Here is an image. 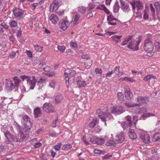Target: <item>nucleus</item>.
<instances>
[{
    "label": "nucleus",
    "instance_id": "nucleus-39",
    "mask_svg": "<svg viewBox=\"0 0 160 160\" xmlns=\"http://www.w3.org/2000/svg\"><path fill=\"white\" fill-rule=\"evenodd\" d=\"M122 37V36H118L117 35H115L111 37L112 40L116 42H118L120 38Z\"/></svg>",
    "mask_w": 160,
    "mask_h": 160
},
{
    "label": "nucleus",
    "instance_id": "nucleus-13",
    "mask_svg": "<svg viewBox=\"0 0 160 160\" xmlns=\"http://www.w3.org/2000/svg\"><path fill=\"white\" fill-rule=\"evenodd\" d=\"M112 117L111 116L110 113L102 112L100 114L98 115V118L101 119L102 121L106 122V121L109 120L110 118V116ZM105 124L106 126V123L105 122Z\"/></svg>",
    "mask_w": 160,
    "mask_h": 160
},
{
    "label": "nucleus",
    "instance_id": "nucleus-46",
    "mask_svg": "<svg viewBox=\"0 0 160 160\" xmlns=\"http://www.w3.org/2000/svg\"><path fill=\"white\" fill-rule=\"evenodd\" d=\"M9 24L11 27H15L17 25V22L14 20H11Z\"/></svg>",
    "mask_w": 160,
    "mask_h": 160
},
{
    "label": "nucleus",
    "instance_id": "nucleus-45",
    "mask_svg": "<svg viewBox=\"0 0 160 160\" xmlns=\"http://www.w3.org/2000/svg\"><path fill=\"white\" fill-rule=\"evenodd\" d=\"M95 7V5L94 4L93 2H90L88 4V11H90L91 9H93Z\"/></svg>",
    "mask_w": 160,
    "mask_h": 160
},
{
    "label": "nucleus",
    "instance_id": "nucleus-49",
    "mask_svg": "<svg viewBox=\"0 0 160 160\" xmlns=\"http://www.w3.org/2000/svg\"><path fill=\"white\" fill-rule=\"evenodd\" d=\"M154 114H153L149 113L143 114V115L142 116V117L147 118L150 117L154 116Z\"/></svg>",
    "mask_w": 160,
    "mask_h": 160
},
{
    "label": "nucleus",
    "instance_id": "nucleus-4",
    "mask_svg": "<svg viewBox=\"0 0 160 160\" xmlns=\"http://www.w3.org/2000/svg\"><path fill=\"white\" fill-rule=\"evenodd\" d=\"M30 120L29 117L27 115H23L21 120L22 124L28 130H30L31 127Z\"/></svg>",
    "mask_w": 160,
    "mask_h": 160
},
{
    "label": "nucleus",
    "instance_id": "nucleus-56",
    "mask_svg": "<svg viewBox=\"0 0 160 160\" xmlns=\"http://www.w3.org/2000/svg\"><path fill=\"white\" fill-rule=\"evenodd\" d=\"M42 145V143L40 142H36L35 143L34 147L35 148H37L41 146Z\"/></svg>",
    "mask_w": 160,
    "mask_h": 160
},
{
    "label": "nucleus",
    "instance_id": "nucleus-37",
    "mask_svg": "<svg viewBox=\"0 0 160 160\" xmlns=\"http://www.w3.org/2000/svg\"><path fill=\"white\" fill-rule=\"evenodd\" d=\"M64 76L66 80V84L68 87V86L69 84V78H68V73L66 72H64Z\"/></svg>",
    "mask_w": 160,
    "mask_h": 160
},
{
    "label": "nucleus",
    "instance_id": "nucleus-1",
    "mask_svg": "<svg viewBox=\"0 0 160 160\" xmlns=\"http://www.w3.org/2000/svg\"><path fill=\"white\" fill-rule=\"evenodd\" d=\"M2 130L5 137V141L6 143H9L12 141L20 142V138H17V135H12L8 130V128L5 127L2 129Z\"/></svg>",
    "mask_w": 160,
    "mask_h": 160
},
{
    "label": "nucleus",
    "instance_id": "nucleus-42",
    "mask_svg": "<svg viewBox=\"0 0 160 160\" xmlns=\"http://www.w3.org/2000/svg\"><path fill=\"white\" fill-rule=\"evenodd\" d=\"M121 126L123 128L124 130H125L128 128L129 127L128 124L126 123L125 122H122L121 123Z\"/></svg>",
    "mask_w": 160,
    "mask_h": 160
},
{
    "label": "nucleus",
    "instance_id": "nucleus-9",
    "mask_svg": "<svg viewBox=\"0 0 160 160\" xmlns=\"http://www.w3.org/2000/svg\"><path fill=\"white\" fill-rule=\"evenodd\" d=\"M42 108L43 110L47 113L53 112L55 111L53 106L48 102L45 103L43 104Z\"/></svg>",
    "mask_w": 160,
    "mask_h": 160
},
{
    "label": "nucleus",
    "instance_id": "nucleus-51",
    "mask_svg": "<svg viewBox=\"0 0 160 160\" xmlns=\"http://www.w3.org/2000/svg\"><path fill=\"white\" fill-rule=\"evenodd\" d=\"M148 10L146 9L144 11V14L143 15V18L145 19H147L148 18Z\"/></svg>",
    "mask_w": 160,
    "mask_h": 160
},
{
    "label": "nucleus",
    "instance_id": "nucleus-50",
    "mask_svg": "<svg viewBox=\"0 0 160 160\" xmlns=\"http://www.w3.org/2000/svg\"><path fill=\"white\" fill-rule=\"evenodd\" d=\"M81 15L79 14H77L75 15L74 21V22H75L74 24L76 23L78 21Z\"/></svg>",
    "mask_w": 160,
    "mask_h": 160
},
{
    "label": "nucleus",
    "instance_id": "nucleus-64",
    "mask_svg": "<svg viewBox=\"0 0 160 160\" xmlns=\"http://www.w3.org/2000/svg\"><path fill=\"white\" fill-rule=\"evenodd\" d=\"M26 53L27 55L29 58H31L32 57V52L31 51H26Z\"/></svg>",
    "mask_w": 160,
    "mask_h": 160
},
{
    "label": "nucleus",
    "instance_id": "nucleus-31",
    "mask_svg": "<svg viewBox=\"0 0 160 160\" xmlns=\"http://www.w3.org/2000/svg\"><path fill=\"white\" fill-rule=\"evenodd\" d=\"M125 119L127 121L129 127H130L132 125L131 117L129 115H128L125 117Z\"/></svg>",
    "mask_w": 160,
    "mask_h": 160
},
{
    "label": "nucleus",
    "instance_id": "nucleus-53",
    "mask_svg": "<svg viewBox=\"0 0 160 160\" xmlns=\"http://www.w3.org/2000/svg\"><path fill=\"white\" fill-rule=\"evenodd\" d=\"M0 25L4 29H8V26L4 22H3Z\"/></svg>",
    "mask_w": 160,
    "mask_h": 160
},
{
    "label": "nucleus",
    "instance_id": "nucleus-34",
    "mask_svg": "<svg viewBox=\"0 0 160 160\" xmlns=\"http://www.w3.org/2000/svg\"><path fill=\"white\" fill-rule=\"evenodd\" d=\"M78 10L81 14H83L86 11V8L84 6H80L78 7Z\"/></svg>",
    "mask_w": 160,
    "mask_h": 160
},
{
    "label": "nucleus",
    "instance_id": "nucleus-23",
    "mask_svg": "<svg viewBox=\"0 0 160 160\" xmlns=\"http://www.w3.org/2000/svg\"><path fill=\"white\" fill-rule=\"evenodd\" d=\"M34 117L36 118L40 116L41 114V112L40 109L39 108H35L34 110Z\"/></svg>",
    "mask_w": 160,
    "mask_h": 160
},
{
    "label": "nucleus",
    "instance_id": "nucleus-11",
    "mask_svg": "<svg viewBox=\"0 0 160 160\" xmlns=\"http://www.w3.org/2000/svg\"><path fill=\"white\" fill-rule=\"evenodd\" d=\"M132 5L133 11L135 10L136 8H137V11L142 9L143 8L142 3L139 1H133L132 2H130Z\"/></svg>",
    "mask_w": 160,
    "mask_h": 160
},
{
    "label": "nucleus",
    "instance_id": "nucleus-18",
    "mask_svg": "<svg viewBox=\"0 0 160 160\" xmlns=\"http://www.w3.org/2000/svg\"><path fill=\"white\" fill-rule=\"evenodd\" d=\"M124 134L122 132H121L116 136L115 140L116 142L121 143L124 141Z\"/></svg>",
    "mask_w": 160,
    "mask_h": 160
},
{
    "label": "nucleus",
    "instance_id": "nucleus-41",
    "mask_svg": "<svg viewBox=\"0 0 160 160\" xmlns=\"http://www.w3.org/2000/svg\"><path fill=\"white\" fill-rule=\"evenodd\" d=\"M149 52H146L144 53V55L147 56L148 57H151L153 56L155 52H153V51H148Z\"/></svg>",
    "mask_w": 160,
    "mask_h": 160
},
{
    "label": "nucleus",
    "instance_id": "nucleus-57",
    "mask_svg": "<svg viewBox=\"0 0 160 160\" xmlns=\"http://www.w3.org/2000/svg\"><path fill=\"white\" fill-rule=\"evenodd\" d=\"M16 55V52H12L9 56L10 58H12L15 57Z\"/></svg>",
    "mask_w": 160,
    "mask_h": 160
},
{
    "label": "nucleus",
    "instance_id": "nucleus-2",
    "mask_svg": "<svg viewBox=\"0 0 160 160\" xmlns=\"http://www.w3.org/2000/svg\"><path fill=\"white\" fill-rule=\"evenodd\" d=\"M20 78L23 81L26 80L27 84L29 86V89H33L35 86L37 82V80L35 76H32V77L28 76L22 75L21 76Z\"/></svg>",
    "mask_w": 160,
    "mask_h": 160
},
{
    "label": "nucleus",
    "instance_id": "nucleus-43",
    "mask_svg": "<svg viewBox=\"0 0 160 160\" xmlns=\"http://www.w3.org/2000/svg\"><path fill=\"white\" fill-rule=\"evenodd\" d=\"M18 136H20V139H21L22 140L25 139L27 137V135H24L23 133L21 132H20L18 134Z\"/></svg>",
    "mask_w": 160,
    "mask_h": 160
},
{
    "label": "nucleus",
    "instance_id": "nucleus-16",
    "mask_svg": "<svg viewBox=\"0 0 160 160\" xmlns=\"http://www.w3.org/2000/svg\"><path fill=\"white\" fill-rule=\"evenodd\" d=\"M76 80L77 83L80 88L86 86V82L82 78L81 76H78L77 77Z\"/></svg>",
    "mask_w": 160,
    "mask_h": 160
},
{
    "label": "nucleus",
    "instance_id": "nucleus-52",
    "mask_svg": "<svg viewBox=\"0 0 160 160\" xmlns=\"http://www.w3.org/2000/svg\"><path fill=\"white\" fill-rule=\"evenodd\" d=\"M76 72L75 70H70L69 71V76L70 77H72L76 74Z\"/></svg>",
    "mask_w": 160,
    "mask_h": 160
},
{
    "label": "nucleus",
    "instance_id": "nucleus-29",
    "mask_svg": "<svg viewBox=\"0 0 160 160\" xmlns=\"http://www.w3.org/2000/svg\"><path fill=\"white\" fill-rule=\"evenodd\" d=\"M119 9V6L118 1H116L113 7V11L116 13L118 12Z\"/></svg>",
    "mask_w": 160,
    "mask_h": 160
},
{
    "label": "nucleus",
    "instance_id": "nucleus-15",
    "mask_svg": "<svg viewBox=\"0 0 160 160\" xmlns=\"http://www.w3.org/2000/svg\"><path fill=\"white\" fill-rule=\"evenodd\" d=\"M149 100L148 98L147 97L139 96L137 98V102L139 105L141 104L147 103L149 102Z\"/></svg>",
    "mask_w": 160,
    "mask_h": 160
},
{
    "label": "nucleus",
    "instance_id": "nucleus-48",
    "mask_svg": "<svg viewBox=\"0 0 160 160\" xmlns=\"http://www.w3.org/2000/svg\"><path fill=\"white\" fill-rule=\"evenodd\" d=\"M13 79L16 86L18 85L21 82V80L19 79L18 78V77L17 76L14 77Z\"/></svg>",
    "mask_w": 160,
    "mask_h": 160
},
{
    "label": "nucleus",
    "instance_id": "nucleus-25",
    "mask_svg": "<svg viewBox=\"0 0 160 160\" xmlns=\"http://www.w3.org/2000/svg\"><path fill=\"white\" fill-rule=\"evenodd\" d=\"M129 135L130 137L132 139H135L137 138V136L134 132V130L133 129H130L129 131Z\"/></svg>",
    "mask_w": 160,
    "mask_h": 160
},
{
    "label": "nucleus",
    "instance_id": "nucleus-33",
    "mask_svg": "<svg viewBox=\"0 0 160 160\" xmlns=\"http://www.w3.org/2000/svg\"><path fill=\"white\" fill-rule=\"evenodd\" d=\"M122 81H126L127 82H135V80L132 78V77L128 78V77H124L122 79Z\"/></svg>",
    "mask_w": 160,
    "mask_h": 160
},
{
    "label": "nucleus",
    "instance_id": "nucleus-54",
    "mask_svg": "<svg viewBox=\"0 0 160 160\" xmlns=\"http://www.w3.org/2000/svg\"><path fill=\"white\" fill-rule=\"evenodd\" d=\"M115 143V142L113 140H110L107 143V145L108 146H111L112 145H114V144Z\"/></svg>",
    "mask_w": 160,
    "mask_h": 160
},
{
    "label": "nucleus",
    "instance_id": "nucleus-44",
    "mask_svg": "<svg viewBox=\"0 0 160 160\" xmlns=\"http://www.w3.org/2000/svg\"><path fill=\"white\" fill-rule=\"evenodd\" d=\"M61 145L62 143H58L54 146V148L56 151H59L60 150Z\"/></svg>",
    "mask_w": 160,
    "mask_h": 160
},
{
    "label": "nucleus",
    "instance_id": "nucleus-14",
    "mask_svg": "<svg viewBox=\"0 0 160 160\" xmlns=\"http://www.w3.org/2000/svg\"><path fill=\"white\" fill-rule=\"evenodd\" d=\"M5 83V86L8 90L12 91L14 89V85L10 79L8 78L6 79Z\"/></svg>",
    "mask_w": 160,
    "mask_h": 160
},
{
    "label": "nucleus",
    "instance_id": "nucleus-21",
    "mask_svg": "<svg viewBox=\"0 0 160 160\" xmlns=\"http://www.w3.org/2000/svg\"><path fill=\"white\" fill-rule=\"evenodd\" d=\"M49 19L52 22L55 24L58 21V17L54 14H52L49 17Z\"/></svg>",
    "mask_w": 160,
    "mask_h": 160
},
{
    "label": "nucleus",
    "instance_id": "nucleus-35",
    "mask_svg": "<svg viewBox=\"0 0 160 160\" xmlns=\"http://www.w3.org/2000/svg\"><path fill=\"white\" fill-rule=\"evenodd\" d=\"M156 77L152 76V74H148L143 78V80L145 81H148V80L152 79H155Z\"/></svg>",
    "mask_w": 160,
    "mask_h": 160
},
{
    "label": "nucleus",
    "instance_id": "nucleus-8",
    "mask_svg": "<svg viewBox=\"0 0 160 160\" xmlns=\"http://www.w3.org/2000/svg\"><path fill=\"white\" fill-rule=\"evenodd\" d=\"M110 110L112 113L120 114L124 111L123 108L121 106H113L110 108Z\"/></svg>",
    "mask_w": 160,
    "mask_h": 160
},
{
    "label": "nucleus",
    "instance_id": "nucleus-3",
    "mask_svg": "<svg viewBox=\"0 0 160 160\" xmlns=\"http://www.w3.org/2000/svg\"><path fill=\"white\" fill-rule=\"evenodd\" d=\"M142 37L138 36L136 39L135 41L131 40L127 46V47L129 49L133 50H138V46L142 40Z\"/></svg>",
    "mask_w": 160,
    "mask_h": 160
},
{
    "label": "nucleus",
    "instance_id": "nucleus-19",
    "mask_svg": "<svg viewBox=\"0 0 160 160\" xmlns=\"http://www.w3.org/2000/svg\"><path fill=\"white\" fill-rule=\"evenodd\" d=\"M97 123V119L96 118H90L88 122V124L89 127L92 128L94 127Z\"/></svg>",
    "mask_w": 160,
    "mask_h": 160
},
{
    "label": "nucleus",
    "instance_id": "nucleus-7",
    "mask_svg": "<svg viewBox=\"0 0 160 160\" xmlns=\"http://www.w3.org/2000/svg\"><path fill=\"white\" fill-rule=\"evenodd\" d=\"M24 12L20 8H16L13 10V13L16 18L20 19L23 17Z\"/></svg>",
    "mask_w": 160,
    "mask_h": 160
},
{
    "label": "nucleus",
    "instance_id": "nucleus-40",
    "mask_svg": "<svg viewBox=\"0 0 160 160\" xmlns=\"http://www.w3.org/2000/svg\"><path fill=\"white\" fill-rule=\"evenodd\" d=\"M117 97L119 100L122 101L124 99V96L122 92H118L117 94Z\"/></svg>",
    "mask_w": 160,
    "mask_h": 160
},
{
    "label": "nucleus",
    "instance_id": "nucleus-24",
    "mask_svg": "<svg viewBox=\"0 0 160 160\" xmlns=\"http://www.w3.org/2000/svg\"><path fill=\"white\" fill-rule=\"evenodd\" d=\"M121 9L123 12H128L130 10L129 5L127 3L121 6Z\"/></svg>",
    "mask_w": 160,
    "mask_h": 160
},
{
    "label": "nucleus",
    "instance_id": "nucleus-63",
    "mask_svg": "<svg viewBox=\"0 0 160 160\" xmlns=\"http://www.w3.org/2000/svg\"><path fill=\"white\" fill-rule=\"evenodd\" d=\"M47 75L49 77H52L55 75V73L54 72H50L48 73Z\"/></svg>",
    "mask_w": 160,
    "mask_h": 160
},
{
    "label": "nucleus",
    "instance_id": "nucleus-5",
    "mask_svg": "<svg viewBox=\"0 0 160 160\" xmlns=\"http://www.w3.org/2000/svg\"><path fill=\"white\" fill-rule=\"evenodd\" d=\"M81 58L84 60L83 61L85 68L87 69L89 68L92 63V61L90 56L88 54H85L82 55Z\"/></svg>",
    "mask_w": 160,
    "mask_h": 160
},
{
    "label": "nucleus",
    "instance_id": "nucleus-61",
    "mask_svg": "<svg viewBox=\"0 0 160 160\" xmlns=\"http://www.w3.org/2000/svg\"><path fill=\"white\" fill-rule=\"evenodd\" d=\"M155 46L156 48L158 49H160V43L158 42H156L155 43Z\"/></svg>",
    "mask_w": 160,
    "mask_h": 160
},
{
    "label": "nucleus",
    "instance_id": "nucleus-22",
    "mask_svg": "<svg viewBox=\"0 0 160 160\" xmlns=\"http://www.w3.org/2000/svg\"><path fill=\"white\" fill-rule=\"evenodd\" d=\"M63 96L60 94L57 95L55 97V100L56 104L61 103L63 99Z\"/></svg>",
    "mask_w": 160,
    "mask_h": 160
},
{
    "label": "nucleus",
    "instance_id": "nucleus-20",
    "mask_svg": "<svg viewBox=\"0 0 160 160\" xmlns=\"http://www.w3.org/2000/svg\"><path fill=\"white\" fill-rule=\"evenodd\" d=\"M133 36H128L124 38L122 40L121 44L122 45H124L128 44L129 42H130Z\"/></svg>",
    "mask_w": 160,
    "mask_h": 160
},
{
    "label": "nucleus",
    "instance_id": "nucleus-32",
    "mask_svg": "<svg viewBox=\"0 0 160 160\" xmlns=\"http://www.w3.org/2000/svg\"><path fill=\"white\" fill-rule=\"evenodd\" d=\"M147 111L146 108L143 107L141 108H138L136 111L135 112L137 113L141 114L147 112Z\"/></svg>",
    "mask_w": 160,
    "mask_h": 160
},
{
    "label": "nucleus",
    "instance_id": "nucleus-27",
    "mask_svg": "<svg viewBox=\"0 0 160 160\" xmlns=\"http://www.w3.org/2000/svg\"><path fill=\"white\" fill-rule=\"evenodd\" d=\"M125 106L126 107L129 108H132L136 106H139V104H137L136 103H132L131 102H126L125 103Z\"/></svg>",
    "mask_w": 160,
    "mask_h": 160
},
{
    "label": "nucleus",
    "instance_id": "nucleus-47",
    "mask_svg": "<svg viewBox=\"0 0 160 160\" xmlns=\"http://www.w3.org/2000/svg\"><path fill=\"white\" fill-rule=\"evenodd\" d=\"M113 20H117V19L114 18V16L112 14H110L108 16L107 21H112Z\"/></svg>",
    "mask_w": 160,
    "mask_h": 160
},
{
    "label": "nucleus",
    "instance_id": "nucleus-62",
    "mask_svg": "<svg viewBox=\"0 0 160 160\" xmlns=\"http://www.w3.org/2000/svg\"><path fill=\"white\" fill-rule=\"evenodd\" d=\"M93 16V14L92 12H88L86 16V18L87 19H89Z\"/></svg>",
    "mask_w": 160,
    "mask_h": 160
},
{
    "label": "nucleus",
    "instance_id": "nucleus-59",
    "mask_svg": "<svg viewBox=\"0 0 160 160\" xmlns=\"http://www.w3.org/2000/svg\"><path fill=\"white\" fill-rule=\"evenodd\" d=\"M95 71L96 74H101L102 72V70L101 69L97 68H95Z\"/></svg>",
    "mask_w": 160,
    "mask_h": 160
},
{
    "label": "nucleus",
    "instance_id": "nucleus-36",
    "mask_svg": "<svg viewBox=\"0 0 160 160\" xmlns=\"http://www.w3.org/2000/svg\"><path fill=\"white\" fill-rule=\"evenodd\" d=\"M72 145L70 144H65L63 145L62 149L64 150H68L72 147Z\"/></svg>",
    "mask_w": 160,
    "mask_h": 160
},
{
    "label": "nucleus",
    "instance_id": "nucleus-30",
    "mask_svg": "<svg viewBox=\"0 0 160 160\" xmlns=\"http://www.w3.org/2000/svg\"><path fill=\"white\" fill-rule=\"evenodd\" d=\"M160 140V133H155L153 138L152 140L154 142H156L159 141Z\"/></svg>",
    "mask_w": 160,
    "mask_h": 160
},
{
    "label": "nucleus",
    "instance_id": "nucleus-58",
    "mask_svg": "<svg viewBox=\"0 0 160 160\" xmlns=\"http://www.w3.org/2000/svg\"><path fill=\"white\" fill-rule=\"evenodd\" d=\"M35 50H42L43 47L40 46L38 45H36L34 46Z\"/></svg>",
    "mask_w": 160,
    "mask_h": 160
},
{
    "label": "nucleus",
    "instance_id": "nucleus-12",
    "mask_svg": "<svg viewBox=\"0 0 160 160\" xmlns=\"http://www.w3.org/2000/svg\"><path fill=\"white\" fill-rule=\"evenodd\" d=\"M70 23L67 20H61L59 22V26L61 29L65 30L69 26Z\"/></svg>",
    "mask_w": 160,
    "mask_h": 160
},
{
    "label": "nucleus",
    "instance_id": "nucleus-38",
    "mask_svg": "<svg viewBox=\"0 0 160 160\" xmlns=\"http://www.w3.org/2000/svg\"><path fill=\"white\" fill-rule=\"evenodd\" d=\"M95 141L98 144H102L104 143V140L101 138H96Z\"/></svg>",
    "mask_w": 160,
    "mask_h": 160
},
{
    "label": "nucleus",
    "instance_id": "nucleus-10",
    "mask_svg": "<svg viewBox=\"0 0 160 160\" xmlns=\"http://www.w3.org/2000/svg\"><path fill=\"white\" fill-rule=\"evenodd\" d=\"M144 47L145 49L153 50L154 46L152 43L151 38H148L145 40Z\"/></svg>",
    "mask_w": 160,
    "mask_h": 160
},
{
    "label": "nucleus",
    "instance_id": "nucleus-28",
    "mask_svg": "<svg viewBox=\"0 0 160 160\" xmlns=\"http://www.w3.org/2000/svg\"><path fill=\"white\" fill-rule=\"evenodd\" d=\"M58 4L53 3L50 6V11L51 12H53L54 10H56L58 9Z\"/></svg>",
    "mask_w": 160,
    "mask_h": 160
},
{
    "label": "nucleus",
    "instance_id": "nucleus-60",
    "mask_svg": "<svg viewBox=\"0 0 160 160\" xmlns=\"http://www.w3.org/2000/svg\"><path fill=\"white\" fill-rule=\"evenodd\" d=\"M50 153L51 154V156L53 158H54L56 156V153L53 150L51 149L50 151Z\"/></svg>",
    "mask_w": 160,
    "mask_h": 160
},
{
    "label": "nucleus",
    "instance_id": "nucleus-17",
    "mask_svg": "<svg viewBox=\"0 0 160 160\" xmlns=\"http://www.w3.org/2000/svg\"><path fill=\"white\" fill-rule=\"evenodd\" d=\"M125 97L127 100H130L133 97V94L129 88H125L124 89Z\"/></svg>",
    "mask_w": 160,
    "mask_h": 160
},
{
    "label": "nucleus",
    "instance_id": "nucleus-26",
    "mask_svg": "<svg viewBox=\"0 0 160 160\" xmlns=\"http://www.w3.org/2000/svg\"><path fill=\"white\" fill-rule=\"evenodd\" d=\"M120 67L119 66L115 67L113 72L115 73L118 77L121 76L123 74L122 72H120Z\"/></svg>",
    "mask_w": 160,
    "mask_h": 160
},
{
    "label": "nucleus",
    "instance_id": "nucleus-55",
    "mask_svg": "<svg viewBox=\"0 0 160 160\" xmlns=\"http://www.w3.org/2000/svg\"><path fill=\"white\" fill-rule=\"evenodd\" d=\"M37 5H38V3H34L33 4H31L30 5V8L32 10H34L35 9V8L37 6Z\"/></svg>",
    "mask_w": 160,
    "mask_h": 160
},
{
    "label": "nucleus",
    "instance_id": "nucleus-6",
    "mask_svg": "<svg viewBox=\"0 0 160 160\" xmlns=\"http://www.w3.org/2000/svg\"><path fill=\"white\" fill-rule=\"evenodd\" d=\"M140 138L145 143L150 142V137L148 134L144 131H141L139 133Z\"/></svg>",
    "mask_w": 160,
    "mask_h": 160
}]
</instances>
